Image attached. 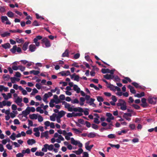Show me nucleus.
Instances as JSON below:
<instances>
[{
    "label": "nucleus",
    "mask_w": 157,
    "mask_h": 157,
    "mask_svg": "<svg viewBox=\"0 0 157 157\" xmlns=\"http://www.w3.org/2000/svg\"><path fill=\"white\" fill-rule=\"evenodd\" d=\"M119 101L118 106H121V109L122 110H126L127 109V106L125 101L122 99H119Z\"/></svg>",
    "instance_id": "1"
},
{
    "label": "nucleus",
    "mask_w": 157,
    "mask_h": 157,
    "mask_svg": "<svg viewBox=\"0 0 157 157\" xmlns=\"http://www.w3.org/2000/svg\"><path fill=\"white\" fill-rule=\"evenodd\" d=\"M102 80L104 82H105L106 83L107 87L110 88L111 89L113 90H116L118 91V86H116L115 87L113 85H111L110 84H109L108 82L105 79H103Z\"/></svg>",
    "instance_id": "2"
},
{
    "label": "nucleus",
    "mask_w": 157,
    "mask_h": 157,
    "mask_svg": "<svg viewBox=\"0 0 157 157\" xmlns=\"http://www.w3.org/2000/svg\"><path fill=\"white\" fill-rule=\"evenodd\" d=\"M71 143L75 145L78 144V147L80 148H81L82 146V144L79 141L75 140L72 137L71 138Z\"/></svg>",
    "instance_id": "3"
},
{
    "label": "nucleus",
    "mask_w": 157,
    "mask_h": 157,
    "mask_svg": "<svg viewBox=\"0 0 157 157\" xmlns=\"http://www.w3.org/2000/svg\"><path fill=\"white\" fill-rule=\"evenodd\" d=\"M42 43H44L46 47H48L51 46V44L48 39L46 37L43 38L41 40Z\"/></svg>",
    "instance_id": "4"
},
{
    "label": "nucleus",
    "mask_w": 157,
    "mask_h": 157,
    "mask_svg": "<svg viewBox=\"0 0 157 157\" xmlns=\"http://www.w3.org/2000/svg\"><path fill=\"white\" fill-rule=\"evenodd\" d=\"M1 19L2 23H4L6 21V24L11 25V23L9 21L8 18L6 16H2L1 17Z\"/></svg>",
    "instance_id": "5"
},
{
    "label": "nucleus",
    "mask_w": 157,
    "mask_h": 157,
    "mask_svg": "<svg viewBox=\"0 0 157 157\" xmlns=\"http://www.w3.org/2000/svg\"><path fill=\"white\" fill-rule=\"evenodd\" d=\"M62 103L63 105H64L65 108L67 109L68 111L70 112L72 111V108L70 107L71 105L67 103L65 101H63L62 102Z\"/></svg>",
    "instance_id": "6"
},
{
    "label": "nucleus",
    "mask_w": 157,
    "mask_h": 157,
    "mask_svg": "<svg viewBox=\"0 0 157 157\" xmlns=\"http://www.w3.org/2000/svg\"><path fill=\"white\" fill-rule=\"evenodd\" d=\"M148 101L150 104L155 105L157 99L156 98H154V97L152 98V97H149L148 98Z\"/></svg>",
    "instance_id": "7"
},
{
    "label": "nucleus",
    "mask_w": 157,
    "mask_h": 157,
    "mask_svg": "<svg viewBox=\"0 0 157 157\" xmlns=\"http://www.w3.org/2000/svg\"><path fill=\"white\" fill-rule=\"evenodd\" d=\"M142 103L140 104V105L143 108H146L147 107L148 104L146 102V99L145 98H142L141 100Z\"/></svg>",
    "instance_id": "8"
},
{
    "label": "nucleus",
    "mask_w": 157,
    "mask_h": 157,
    "mask_svg": "<svg viewBox=\"0 0 157 157\" xmlns=\"http://www.w3.org/2000/svg\"><path fill=\"white\" fill-rule=\"evenodd\" d=\"M22 101V97L20 98L19 96L17 97V99L15 101V102L18 105L20 106H22V103H21Z\"/></svg>",
    "instance_id": "9"
},
{
    "label": "nucleus",
    "mask_w": 157,
    "mask_h": 157,
    "mask_svg": "<svg viewBox=\"0 0 157 157\" xmlns=\"http://www.w3.org/2000/svg\"><path fill=\"white\" fill-rule=\"evenodd\" d=\"M132 84L134 86V87L137 88H140L143 90H144L145 87L144 86H142L139 85L138 83L136 82H133L132 83Z\"/></svg>",
    "instance_id": "10"
},
{
    "label": "nucleus",
    "mask_w": 157,
    "mask_h": 157,
    "mask_svg": "<svg viewBox=\"0 0 157 157\" xmlns=\"http://www.w3.org/2000/svg\"><path fill=\"white\" fill-rule=\"evenodd\" d=\"M41 134L40 137L41 138L45 137L46 139H48V131L44 132H42Z\"/></svg>",
    "instance_id": "11"
},
{
    "label": "nucleus",
    "mask_w": 157,
    "mask_h": 157,
    "mask_svg": "<svg viewBox=\"0 0 157 157\" xmlns=\"http://www.w3.org/2000/svg\"><path fill=\"white\" fill-rule=\"evenodd\" d=\"M89 142L86 143L85 144V148L87 150L89 151H90L92 148L94 146V145L92 144L89 146Z\"/></svg>",
    "instance_id": "12"
},
{
    "label": "nucleus",
    "mask_w": 157,
    "mask_h": 157,
    "mask_svg": "<svg viewBox=\"0 0 157 157\" xmlns=\"http://www.w3.org/2000/svg\"><path fill=\"white\" fill-rule=\"evenodd\" d=\"M36 48V46L34 44H30L29 46V50L31 52H33L35 51Z\"/></svg>",
    "instance_id": "13"
},
{
    "label": "nucleus",
    "mask_w": 157,
    "mask_h": 157,
    "mask_svg": "<svg viewBox=\"0 0 157 157\" xmlns=\"http://www.w3.org/2000/svg\"><path fill=\"white\" fill-rule=\"evenodd\" d=\"M83 152V149L80 148L77 151H72L73 153H75L77 155H79L82 153Z\"/></svg>",
    "instance_id": "14"
},
{
    "label": "nucleus",
    "mask_w": 157,
    "mask_h": 157,
    "mask_svg": "<svg viewBox=\"0 0 157 157\" xmlns=\"http://www.w3.org/2000/svg\"><path fill=\"white\" fill-rule=\"evenodd\" d=\"M128 87L130 89V92L132 93L133 94H135V93H136V91L134 89V87H133L131 85H129L128 86Z\"/></svg>",
    "instance_id": "15"
},
{
    "label": "nucleus",
    "mask_w": 157,
    "mask_h": 157,
    "mask_svg": "<svg viewBox=\"0 0 157 157\" xmlns=\"http://www.w3.org/2000/svg\"><path fill=\"white\" fill-rule=\"evenodd\" d=\"M73 111L75 112H79L81 113H82L83 111V109L81 107H78V108H72V111Z\"/></svg>",
    "instance_id": "16"
},
{
    "label": "nucleus",
    "mask_w": 157,
    "mask_h": 157,
    "mask_svg": "<svg viewBox=\"0 0 157 157\" xmlns=\"http://www.w3.org/2000/svg\"><path fill=\"white\" fill-rule=\"evenodd\" d=\"M73 90L75 91H76L77 93H80V89L76 85H74Z\"/></svg>",
    "instance_id": "17"
},
{
    "label": "nucleus",
    "mask_w": 157,
    "mask_h": 157,
    "mask_svg": "<svg viewBox=\"0 0 157 157\" xmlns=\"http://www.w3.org/2000/svg\"><path fill=\"white\" fill-rule=\"evenodd\" d=\"M125 79H123L122 81L123 83H127L128 81L131 82L132 81L129 78L126 77H124Z\"/></svg>",
    "instance_id": "18"
},
{
    "label": "nucleus",
    "mask_w": 157,
    "mask_h": 157,
    "mask_svg": "<svg viewBox=\"0 0 157 157\" xmlns=\"http://www.w3.org/2000/svg\"><path fill=\"white\" fill-rule=\"evenodd\" d=\"M36 142V141L33 139H29L27 141V144L30 145H32L33 144H35Z\"/></svg>",
    "instance_id": "19"
},
{
    "label": "nucleus",
    "mask_w": 157,
    "mask_h": 157,
    "mask_svg": "<svg viewBox=\"0 0 157 157\" xmlns=\"http://www.w3.org/2000/svg\"><path fill=\"white\" fill-rule=\"evenodd\" d=\"M69 52L68 49H66L65 52L63 53L62 55V57H68L69 56Z\"/></svg>",
    "instance_id": "20"
},
{
    "label": "nucleus",
    "mask_w": 157,
    "mask_h": 157,
    "mask_svg": "<svg viewBox=\"0 0 157 157\" xmlns=\"http://www.w3.org/2000/svg\"><path fill=\"white\" fill-rule=\"evenodd\" d=\"M29 44L28 42H26L23 44L22 46V49L24 51H25L27 49Z\"/></svg>",
    "instance_id": "21"
},
{
    "label": "nucleus",
    "mask_w": 157,
    "mask_h": 157,
    "mask_svg": "<svg viewBox=\"0 0 157 157\" xmlns=\"http://www.w3.org/2000/svg\"><path fill=\"white\" fill-rule=\"evenodd\" d=\"M2 46L5 49L9 48L11 47V46L9 43H7L3 44H2Z\"/></svg>",
    "instance_id": "22"
},
{
    "label": "nucleus",
    "mask_w": 157,
    "mask_h": 157,
    "mask_svg": "<svg viewBox=\"0 0 157 157\" xmlns=\"http://www.w3.org/2000/svg\"><path fill=\"white\" fill-rule=\"evenodd\" d=\"M65 112L63 110H61L60 112H59L58 114V116L59 117H62L65 114Z\"/></svg>",
    "instance_id": "23"
},
{
    "label": "nucleus",
    "mask_w": 157,
    "mask_h": 157,
    "mask_svg": "<svg viewBox=\"0 0 157 157\" xmlns=\"http://www.w3.org/2000/svg\"><path fill=\"white\" fill-rule=\"evenodd\" d=\"M96 136L95 133L94 132H91L89 133L87 135V136L89 138H93L94 137Z\"/></svg>",
    "instance_id": "24"
},
{
    "label": "nucleus",
    "mask_w": 157,
    "mask_h": 157,
    "mask_svg": "<svg viewBox=\"0 0 157 157\" xmlns=\"http://www.w3.org/2000/svg\"><path fill=\"white\" fill-rule=\"evenodd\" d=\"M29 117L31 119H36L37 118V115L35 114H30L29 115Z\"/></svg>",
    "instance_id": "25"
},
{
    "label": "nucleus",
    "mask_w": 157,
    "mask_h": 157,
    "mask_svg": "<svg viewBox=\"0 0 157 157\" xmlns=\"http://www.w3.org/2000/svg\"><path fill=\"white\" fill-rule=\"evenodd\" d=\"M145 94L144 92H142L140 94H137L135 95V97H138V98H140V97H144V96Z\"/></svg>",
    "instance_id": "26"
},
{
    "label": "nucleus",
    "mask_w": 157,
    "mask_h": 157,
    "mask_svg": "<svg viewBox=\"0 0 157 157\" xmlns=\"http://www.w3.org/2000/svg\"><path fill=\"white\" fill-rule=\"evenodd\" d=\"M42 39V36H36V38H35L33 40V41L34 42H36V41H37L38 40H40Z\"/></svg>",
    "instance_id": "27"
},
{
    "label": "nucleus",
    "mask_w": 157,
    "mask_h": 157,
    "mask_svg": "<svg viewBox=\"0 0 157 157\" xmlns=\"http://www.w3.org/2000/svg\"><path fill=\"white\" fill-rule=\"evenodd\" d=\"M3 79L5 81L8 80L10 78V76L9 75H6L5 74L3 75Z\"/></svg>",
    "instance_id": "28"
},
{
    "label": "nucleus",
    "mask_w": 157,
    "mask_h": 157,
    "mask_svg": "<svg viewBox=\"0 0 157 157\" xmlns=\"http://www.w3.org/2000/svg\"><path fill=\"white\" fill-rule=\"evenodd\" d=\"M17 48L16 45L14 46L12 48L10 49V51L13 54L15 53Z\"/></svg>",
    "instance_id": "29"
},
{
    "label": "nucleus",
    "mask_w": 157,
    "mask_h": 157,
    "mask_svg": "<svg viewBox=\"0 0 157 157\" xmlns=\"http://www.w3.org/2000/svg\"><path fill=\"white\" fill-rule=\"evenodd\" d=\"M1 35L2 37H5L6 36H10V33L8 32H6L3 33L1 34Z\"/></svg>",
    "instance_id": "30"
},
{
    "label": "nucleus",
    "mask_w": 157,
    "mask_h": 157,
    "mask_svg": "<svg viewBox=\"0 0 157 157\" xmlns=\"http://www.w3.org/2000/svg\"><path fill=\"white\" fill-rule=\"evenodd\" d=\"M40 71H35V70H32L30 71L29 73L30 74H33L34 75H37L40 73Z\"/></svg>",
    "instance_id": "31"
},
{
    "label": "nucleus",
    "mask_w": 157,
    "mask_h": 157,
    "mask_svg": "<svg viewBox=\"0 0 157 157\" xmlns=\"http://www.w3.org/2000/svg\"><path fill=\"white\" fill-rule=\"evenodd\" d=\"M56 114L53 113V115L51 116L50 117V120L53 121H55L56 120L55 117H56Z\"/></svg>",
    "instance_id": "32"
},
{
    "label": "nucleus",
    "mask_w": 157,
    "mask_h": 157,
    "mask_svg": "<svg viewBox=\"0 0 157 157\" xmlns=\"http://www.w3.org/2000/svg\"><path fill=\"white\" fill-rule=\"evenodd\" d=\"M7 15L9 17L12 18L14 16V13L11 11H9L7 13Z\"/></svg>",
    "instance_id": "33"
},
{
    "label": "nucleus",
    "mask_w": 157,
    "mask_h": 157,
    "mask_svg": "<svg viewBox=\"0 0 157 157\" xmlns=\"http://www.w3.org/2000/svg\"><path fill=\"white\" fill-rule=\"evenodd\" d=\"M104 78L108 80L113 78L112 76L111 75L109 74H106L104 75Z\"/></svg>",
    "instance_id": "34"
},
{
    "label": "nucleus",
    "mask_w": 157,
    "mask_h": 157,
    "mask_svg": "<svg viewBox=\"0 0 157 157\" xmlns=\"http://www.w3.org/2000/svg\"><path fill=\"white\" fill-rule=\"evenodd\" d=\"M35 155L36 156H43L44 155V153L42 152H39L38 151H36L35 153Z\"/></svg>",
    "instance_id": "35"
},
{
    "label": "nucleus",
    "mask_w": 157,
    "mask_h": 157,
    "mask_svg": "<svg viewBox=\"0 0 157 157\" xmlns=\"http://www.w3.org/2000/svg\"><path fill=\"white\" fill-rule=\"evenodd\" d=\"M47 149L49 151H52L54 149V146L53 144L48 145V144H47Z\"/></svg>",
    "instance_id": "36"
},
{
    "label": "nucleus",
    "mask_w": 157,
    "mask_h": 157,
    "mask_svg": "<svg viewBox=\"0 0 157 157\" xmlns=\"http://www.w3.org/2000/svg\"><path fill=\"white\" fill-rule=\"evenodd\" d=\"M109 69H104L102 68L101 70V72L103 74H105L106 73H109Z\"/></svg>",
    "instance_id": "37"
},
{
    "label": "nucleus",
    "mask_w": 157,
    "mask_h": 157,
    "mask_svg": "<svg viewBox=\"0 0 157 157\" xmlns=\"http://www.w3.org/2000/svg\"><path fill=\"white\" fill-rule=\"evenodd\" d=\"M95 100L94 99L91 98L90 99V101H87L86 103L87 104H89L90 105H91L94 104V102Z\"/></svg>",
    "instance_id": "38"
},
{
    "label": "nucleus",
    "mask_w": 157,
    "mask_h": 157,
    "mask_svg": "<svg viewBox=\"0 0 157 157\" xmlns=\"http://www.w3.org/2000/svg\"><path fill=\"white\" fill-rule=\"evenodd\" d=\"M38 92V91L35 88L33 90V91L31 93V95H34L35 94Z\"/></svg>",
    "instance_id": "39"
},
{
    "label": "nucleus",
    "mask_w": 157,
    "mask_h": 157,
    "mask_svg": "<svg viewBox=\"0 0 157 157\" xmlns=\"http://www.w3.org/2000/svg\"><path fill=\"white\" fill-rule=\"evenodd\" d=\"M47 144H46L44 145V147H43L42 149V151L45 152H46L47 151V149H48L47 147Z\"/></svg>",
    "instance_id": "40"
},
{
    "label": "nucleus",
    "mask_w": 157,
    "mask_h": 157,
    "mask_svg": "<svg viewBox=\"0 0 157 157\" xmlns=\"http://www.w3.org/2000/svg\"><path fill=\"white\" fill-rule=\"evenodd\" d=\"M16 42L18 43H20L24 42V40L22 39H20L19 38H17L16 39Z\"/></svg>",
    "instance_id": "41"
},
{
    "label": "nucleus",
    "mask_w": 157,
    "mask_h": 157,
    "mask_svg": "<svg viewBox=\"0 0 157 157\" xmlns=\"http://www.w3.org/2000/svg\"><path fill=\"white\" fill-rule=\"evenodd\" d=\"M19 69L21 71H24L25 69V67L23 66L22 65H19L18 66Z\"/></svg>",
    "instance_id": "42"
},
{
    "label": "nucleus",
    "mask_w": 157,
    "mask_h": 157,
    "mask_svg": "<svg viewBox=\"0 0 157 157\" xmlns=\"http://www.w3.org/2000/svg\"><path fill=\"white\" fill-rule=\"evenodd\" d=\"M97 100L99 102H102L104 101L103 98L101 96H98L97 97Z\"/></svg>",
    "instance_id": "43"
},
{
    "label": "nucleus",
    "mask_w": 157,
    "mask_h": 157,
    "mask_svg": "<svg viewBox=\"0 0 157 157\" xmlns=\"http://www.w3.org/2000/svg\"><path fill=\"white\" fill-rule=\"evenodd\" d=\"M5 10V8L4 6H0V12L1 13H4Z\"/></svg>",
    "instance_id": "44"
},
{
    "label": "nucleus",
    "mask_w": 157,
    "mask_h": 157,
    "mask_svg": "<svg viewBox=\"0 0 157 157\" xmlns=\"http://www.w3.org/2000/svg\"><path fill=\"white\" fill-rule=\"evenodd\" d=\"M71 102L73 104H78L79 103V101L77 98H76L74 100L71 101Z\"/></svg>",
    "instance_id": "45"
},
{
    "label": "nucleus",
    "mask_w": 157,
    "mask_h": 157,
    "mask_svg": "<svg viewBox=\"0 0 157 157\" xmlns=\"http://www.w3.org/2000/svg\"><path fill=\"white\" fill-rule=\"evenodd\" d=\"M127 132V131L126 130H122L121 131L118 132V135H121L122 133L124 134L126 133Z\"/></svg>",
    "instance_id": "46"
},
{
    "label": "nucleus",
    "mask_w": 157,
    "mask_h": 157,
    "mask_svg": "<svg viewBox=\"0 0 157 157\" xmlns=\"http://www.w3.org/2000/svg\"><path fill=\"white\" fill-rule=\"evenodd\" d=\"M132 106L136 109H138L140 108V106L136 104H133Z\"/></svg>",
    "instance_id": "47"
},
{
    "label": "nucleus",
    "mask_w": 157,
    "mask_h": 157,
    "mask_svg": "<svg viewBox=\"0 0 157 157\" xmlns=\"http://www.w3.org/2000/svg\"><path fill=\"white\" fill-rule=\"evenodd\" d=\"M67 116L68 117H74V112L72 113H68L67 115Z\"/></svg>",
    "instance_id": "48"
},
{
    "label": "nucleus",
    "mask_w": 157,
    "mask_h": 157,
    "mask_svg": "<svg viewBox=\"0 0 157 157\" xmlns=\"http://www.w3.org/2000/svg\"><path fill=\"white\" fill-rule=\"evenodd\" d=\"M80 56V55L79 53H77L74 55V58L75 59H77Z\"/></svg>",
    "instance_id": "49"
},
{
    "label": "nucleus",
    "mask_w": 157,
    "mask_h": 157,
    "mask_svg": "<svg viewBox=\"0 0 157 157\" xmlns=\"http://www.w3.org/2000/svg\"><path fill=\"white\" fill-rule=\"evenodd\" d=\"M38 121L39 122H41L43 120V117L41 115H39L38 117Z\"/></svg>",
    "instance_id": "50"
},
{
    "label": "nucleus",
    "mask_w": 157,
    "mask_h": 157,
    "mask_svg": "<svg viewBox=\"0 0 157 157\" xmlns=\"http://www.w3.org/2000/svg\"><path fill=\"white\" fill-rule=\"evenodd\" d=\"M92 127L95 129H98V126L94 124H92Z\"/></svg>",
    "instance_id": "51"
},
{
    "label": "nucleus",
    "mask_w": 157,
    "mask_h": 157,
    "mask_svg": "<svg viewBox=\"0 0 157 157\" xmlns=\"http://www.w3.org/2000/svg\"><path fill=\"white\" fill-rule=\"evenodd\" d=\"M74 117L77 116H81L82 115V113H74Z\"/></svg>",
    "instance_id": "52"
},
{
    "label": "nucleus",
    "mask_w": 157,
    "mask_h": 157,
    "mask_svg": "<svg viewBox=\"0 0 157 157\" xmlns=\"http://www.w3.org/2000/svg\"><path fill=\"white\" fill-rule=\"evenodd\" d=\"M94 122L95 123L98 124H99V123L100 122V121H99L98 118H94Z\"/></svg>",
    "instance_id": "53"
},
{
    "label": "nucleus",
    "mask_w": 157,
    "mask_h": 157,
    "mask_svg": "<svg viewBox=\"0 0 157 157\" xmlns=\"http://www.w3.org/2000/svg\"><path fill=\"white\" fill-rule=\"evenodd\" d=\"M129 127L131 129L133 130L134 129H135V124H129Z\"/></svg>",
    "instance_id": "54"
},
{
    "label": "nucleus",
    "mask_w": 157,
    "mask_h": 157,
    "mask_svg": "<svg viewBox=\"0 0 157 157\" xmlns=\"http://www.w3.org/2000/svg\"><path fill=\"white\" fill-rule=\"evenodd\" d=\"M32 25L34 26H37L39 25L37 21L36 20H35L32 23Z\"/></svg>",
    "instance_id": "55"
},
{
    "label": "nucleus",
    "mask_w": 157,
    "mask_h": 157,
    "mask_svg": "<svg viewBox=\"0 0 157 157\" xmlns=\"http://www.w3.org/2000/svg\"><path fill=\"white\" fill-rule=\"evenodd\" d=\"M108 137L109 138L113 139L115 137V135L113 134H110L108 136Z\"/></svg>",
    "instance_id": "56"
},
{
    "label": "nucleus",
    "mask_w": 157,
    "mask_h": 157,
    "mask_svg": "<svg viewBox=\"0 0 157 157\" xmlns=\"http://www.w3.org/2000/svg\"><path fill=\"white\" fill-rule=\"evenodd\" d=\"M79 77L78 75H75V76L74 80L75 81H76L77 82H78L79 81Z\"/></svg>",
    "instance_id": "57"
},
{
    "label": "nucleus",
    "mask_w": 157,
    "mask_h": 157,
    "mask_svg": "<svg viewBox=\"0 0 157 157\" xmlns=\"http://www.w3.org/2000/svg\"><path fill=\"white\" fill-rule=\"evenodd\" d=\"M114 119V117H108L106 119V121L108 122H110L111 120H113Z\"/></svg>",
    "instance_id": "58"
},
{
    "label": "nucleus",
    "mask_w": 157,
    "mask_h": 157,
    "mask_svg": "<svg viewBox=\"0 0 157 157\" xmlns=\"http://www.w3.org/2000/svg\"><path fill=\"white\" fill-rule=\"evenodd\" d=\"M59 98L61 100H64L65 99V96L63 94H61L59 96Z\"/></svg>",
    "instance_id": "59"
},
{
    "label": "nucleus",
    "mask_w": 157,
    "mask_h": 157,
    "mask_svg": "<svg viewBox=\"0 0 157 157\" xmlns=\"http://www.w3.org/2000/svg\"><path fill=\"white\" fill-rule=\"evenodd\" d=\"M12 109L13 110H16L17 109V106L15 104H13L12 105Z\"/></svg>",
    "instance_id": "60"
},
{
    "label": "nucleus",
    "mask_w": 157,
    "mask_h": 157,
    "mask_svg": "<svg viewBox=\"0 0 157 157\" xmlns=\"http://www.w3.org/2000/svg\"><path fill=\"white\" fill-rule=\"evenodd\" d=\"M10 79L11 80V82L12 83H14L16 81V78L14 77H11Z\"/></svg>",
    "instance_id": "61"
},
{
    "label": "nucleus",
    "mask_w": 157,
    "mask_h": 157,
    "mask_svg": "<svg viewBox=\"0 0 157 157\" xmlns=\"http://www.w3.org/2000/svg\"><path fill=\"white\" fill-rule=\"evenodd\" d=\"M14 124H20V122L19 120L17 119H15L14 121Z\"/></svg>",
    "instance_id": "62"
},
{
    "label": "nucleus",
    "mask_w": 157,
    "mask_h": 157,
    "mask_svg": "<svg viewBox=\"0 0 157 157\" xmlns=\"http://www.w3.org/2000/svg\"><path fill=\"white\" fill-rule=\"evenodd\" d=\"M82 157H89V154L87 152H83Z\"/></svg>",
    "instance_id": "63"
},
{
    "label": "nucleus",
    "mask_w": 157,
    "mask_h": 157,
    "mask_svg": "<svg viewBox=\"0 0 157 157\" xmlns=\"http://www.w3.org/2000/svg\"><path fill=\"white\" fill-rule=\"evenodd\" d=\"M24 155L21 153H19L16 155V157H23Z\"/></svg>",
    "instance_id": "64"
}]
</instances>
